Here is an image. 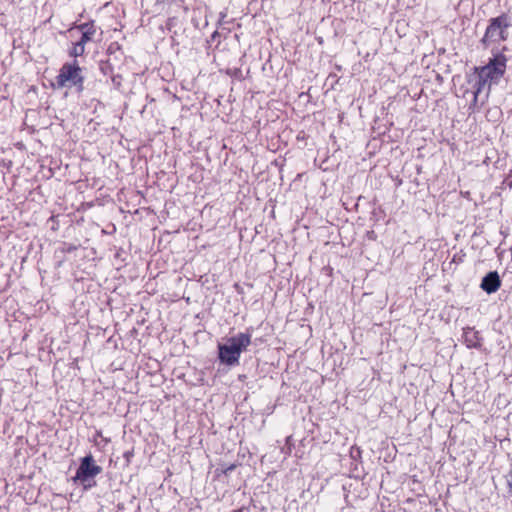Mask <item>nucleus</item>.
I'll use <instances>...</instances> for the list:
<instances>
[{"label": "nucleus", "mask_w": 512, "mask_h": 512, "mask_svg": "<svg viewBox=\"0 0 512 512\" xmlns=\"http://www.w3.org/2000/svg\"><path fill=\"white\" fill-rule=\"evenodd\" d=\"M507 51H509L507 46L493 47L488 62L483 66H475L473 73L468 75V83L472 85L473 89L474 102L483 91L486 90L489 94L492 86L500 83L507 69L508 57L505 55Z\"/></svg>", "instance_id": "obj_1"}, {"label": "nucleus", "mask_w": 512, "mask_h": 512, "mask_svg": "<svg viewBox=\"0 0 512 512\" xmlns=\"http://www.w3.org/2000/svg\"><path fill=\"white\" fill-rule=\"evenodd\" d=\"M252 327L247 328L246 332L227 339L226 343L218 344V359L227 366H236L239 364L241 353L251 344Z\"/></svg>", "instance_id": "obj_2"}, {"label": "nucleus", "mask_w": 512, "mask_h": 512, "mask_svg": "<svg viewBox=\"0 0 512 512\" xmlns=\"http://www.w3.org/2000/svg\"><path fill=\"white\" fill-rule=\"evenodd\" d=\"M510 20V17L506 13H502L499 16L492 17L488 20V25L484 35L480 39V44L484 49H492L495 47L494 45L508 40V28L511 26Z\"/></svg>", "instance_id": "obj_3"}, {"label": "nucleus", "mask_w": 512, "mask_h": 512, "mask_svg": "<svg viewBox=\"0 0 512 512\" xmlns=\"http://www.w3.org/2000/svg\"><path fill=\"white\" fill-rule=\"evenodd\" d=\"M56 86L57 88L75 87L77 92L83 91L84 76L82 75V69L79 67L77 60L62 65L56 76Z\"/></svg>", "instance_id": "obj_4"}, {"label": "nucleus", "mask_w": 512, "mask_h": 512, "mask_svg": "<svg viewBox=\"0 0 512 512\" xmlns=\"http://www.w3.org/2000/svg\"><path fill=\"white\" fill-rule=\"evenodd\" d=\"M102 472V467L95 463L91 454L86 455L80 461L73 480L83 485L85 489L95 486L94 478Z\"/></svg>", "instance_id": "obj_5"}, {"label": "nucleus", "mask_w": 512, "mask_h": 512, "mask_svg": "<svg viewBox=\"0 0 512 512\" xmlns=\"http://www.w3.org/2000/svg\"><path fill=\"white\" fill-rule=\"evenodd\" d=\"M75 30L80 32L81 34L80 38L77 41L82 42V45L85 46L88 42L93 41L94 36L97 32V27L95 25V21L90 20L82 24H74L69 29V32L72 34Z\"/></svg>", "instance_id": "obj_6"}, {"label": "nucleus", "mask_w": 512, "mask_h": 512, "mask_svg": "<svg viewBox=\"0 0 512 512\" xmlns=\"http://www.w3.org/2000/svg\"><path fill=\"white\" fill-rule=\"evenodd\" d=\"M462 338L464 344L469 349H479L482 346V337L474 327L467 326L463 328Z\"/></svg>", "instance_id": "obj_7"}, {"label": "nucleus", "mask_w": 512, "mask_h": 512, "mask_svg": "<svg viewBox=\"0 0 512 512\" xmlns=\"http://www.w3.org/2000/svg\"><path fill=\"white\" fill-rule=\"evenodd\" d=\"M501 285V280L496 271L487 273L481 282V288L488 294L495 293Z\"/></svg>", "instance_id": "obj_8"}, {"label": "nucleus", "mask_w": 512, "mask_h": 512, "mask_svg": "<svg viewBox=\"0 0 512 512\" xmlns=\"http://www.w3.org/2000/svg\"><path fill=\"white\" fill-rule=\"evenodd\" d=\"M99 70L104 76H111L114 74V66L109 59L99 61Z\"/></svg>", "instance_id": "obj_9"}, {"label": "nucleus", "mask_w": 512, "mask_h": 512, "mask_svg": "<svg viewBox=\"0 0 512 512\" xmlns=\"http://www.w3.org/2000/svg\"><path fill=\"white\" fill-rule=\"evenodd\" d=\"M85 53V46L82 45V42L76 41L72 44V47L69 49V55L71 57L77 58L82 56Z\"/></svg>", "instance_id": "obj_10"}, {"label": "nucleus", "mask_w": 512, "mask_h": 512, "mask_svg": "<svg viewBox=\"0 0 512 512\" xmlns=\"http://www.w3.org/2000/svg\"><path fill=\"white\" fill-rule=\"evenodd\" d=\"M110 77L112 86L115 89H120V87L122 86L123 77L120 74H112Z\"/></svg>", "instance_id": "obj_11"}, {"label": "nucleus", "mask_w": 512, "mask_h": 512, "mask_svg": "<svg viewBox=\"0 0 512 512\" xmlns=\"http://www.w3.org/2000/svg\"><path fill=\"white\" fill-rule=\"evenodd\" d=\"M134 456V450L130 449L123 453V457L126 460V463L129 464L131 462L132 457Z\"/></svg>", "instance_id": "obj_12"}, {"label": "nucleus", "mask_w": 512, "mask_h": 512, "mask_svg": "<svg viewBox=\"0 0 512 512\" xmlns=\"http://www.w3.org/2000/svg\"><path fill=\"white\" fill-rule=\"evenodd\" d=\"M235 468H236V464H231V465L227 466L226 468H224V469L222 470V473H223L224 475H228V474H229V473H231Z\"/></svg>", "instance_id": "obj_13"}, {"label": "nucleus", "mask_w": 512, "mask_h": 512, "mask_svg": "<svg viewBox=\"0 0 512 512\" xmlns=\"http://www.w3.org/2000/svg\"><path fill=\"white\" fill-rule=\"evenodd\" d=\"M95 438H103V435H102V431L101 430H97L96 433H95Z\"/></svg>", "instance_id": "obj_14"}, {"label": "nucleus", "mask_w": 512, "mask_h": 512, "mask_svg": "<svg viewBox=\"0 0 512 512\" xmlns=\"http://www.w3.org/2000/svg\"><path fill=\"white\" fill-rule=\"evenodd\" d=\"M101 439H102V441L104 442V444H105V445H106V444H108V443L110 442V439H109V438H105V437H103V438H101Z\"/></svg>", "instance_id": "obj_15"}, {"label": "nucleus", "mask_w": 512, "mask_h": 512, "mask_svg": "<svg viewBox=\"0 0 512 512\" xmlns=\"http://www.w3.org/2000/svg\"><path fill=\"white\" fill-rule=\"evenodd\" d=\"M113 46H114V44H111V45L108 47V50H107V51H108L109 53H112V52H113Z\"/></svg>", "instance_id": "obj_16"}, {"label": "nucleus", "mask_w": 512, "mask_h": 512, "mask_svg": "<svg viewBox=\"0 0 512 512\" xmlns=\"http://www.w3.org/2000/svg\"><path fill=\"white\" fill-rule=\"evenodd\" d=\"M233 512H242V510H241V509H239V510H234Z\"/></svg>", "instance_id": "obj_17"}, {"label": "nucleus", "mask_w": 512, "mask_h": 512, "mask_svg": "<svg viewBox=\"0 0 512 512\" xmlns=\"http://www.w3.org/2000/svg\"><path fill=\"white\" fill-rule=\"evenodd\" d=\"M509 187H512V182L509 184Z\"/></svg>", "instance_id": "obj_18"}]
</instances>
